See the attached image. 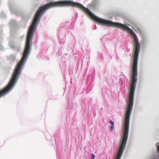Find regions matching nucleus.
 Returning a JSON list of instances; mask_svg holds the SVG:
<instances>
[{"label": "nucleus", "instance_id": "obj_1", "mask_svg": "<svg viewBox=\"0 0 159 159\" xmlns=\"http://www.w3.org/2000/svg\"><path fill=\"white\" fill-rule=\"evenodd\" d=\"M114 125H112L111 126H110V129L111 131H112L114 129Z\"/></svg>", "mask_w": 159, "mask_h": 159}, {"label": "nucleus", "instance_id": "obj_2", "mask_svg": "<svg viewBox=\"0 0 159 159\" xmlns=\"http://www.w3.org/2000/svg\"><path fill=\"white\" fill-rule=\"evenodd\" d=\"M95 157V156L93 154H92L91 155V159H94Z\"/></svg>", "mask_w": 159, "mask_h": 159}, {"label": "nucleus", "instance_id": "obj_3", "mask_svg": "<svg viewBox=\"0 0 159 159\" xmlns=\"http://www.w3.org/2000/svg\"><path fill=\"white\" fill-rule=\"evenodd\" d=\"M109 122L112 125H114V122L113 121L111 120H110Z\"/></svg>", "mask_w": 159, "mask_h": 159}, {"label": "nucleus", "instance_id": "obj_4", "mask_svg": "<svg viewBox=\"0 0 159 159\" xmlns=\"http://www.w3.org/2000/svg\"><path fill=\"white\" fill-rule=\"evenodd\" d=\"M137 30L139 32H140L141 31V30L140 28H138L137 29Z\"/></svg>", "mask_w": 159, "mask_h": 159}]
</instances>
